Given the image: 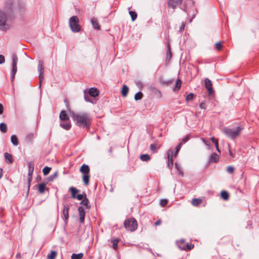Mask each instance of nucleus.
<instances>
[{
  "instance_id": "1",
  "label": "nucleus",
  "mask_w": 259,
  "mask_h": 259,
  "mask_svg": "<svg viewBox=\"0 0 259 259\" xmlns=\"http://www.w3.org/2000/svg\"><path fill=\"white\" fill-rule=\"evenodd\" d=\"M70 116L76 120V125L80 127L89 129L91 124V117L87 112L81 114L70 113Z\"/></svg>"
},
{
  "instance_id": "2",
  "label": "nucleus",
  "mask_w": 259,
  "mask_h": 259,
  "mask_svg": "<svg viewBox=\"0 0 259 259\" xmlns=\"http://www.w3.org/2000/svg\"><path fill=\"white\" fill-rule=\"evenodd\" d=\"M242 130L243 128L241 126H237L236 130L225 127L223 129V132L228 138L234 140L240 135Z\"/></svg>"
},
{
  "instance_id": "3",
  "label": "nucleus",
  "mask_w": 259,
  "mask_h": 259,
  "mask_svg": "<svg viewBox=\"0 0 259 259\" xmlns=\"http://www.w3.org/2000/svg\"><path fill=\"white\" fill-rule=\"evenodd\" d=\"M8 14L5 11L0 10V30L6 31L10 28V25L7 23Z\"/></svg>"
},
{
  "instance_id": "4",
  "label": "nucleus",
  "mask_w": 259,
  "mask_h": 259,
  "mask_svg": "<svg viewBox=\"0 0 259 259\" xmlns=\"http://www.w3.org/2000/svg\"><path fill=\"white\" fill-rule=\"evenodd\" d=\"M69 26L73 32H78L80 30V26L79 24V19L76 16H73L69 18Z\"/></svg>"
},
{
  "instance_id": "5",
  "label": "nucleus",
  "mask_w": 259,
  "mask_h": 259,
  "mask_svg": "<svg viewBox=\"0 0 259 259\" xmlns=\"http://www.w3.org/2000/svg\"><path fill=\"white\" fill-rule=\"evenodd\" d=\"M124 226L126 230L134 232L137 229L138 224L136 219L132 218L125 220L124 222Z\"/></svg>"
},
{
  "instance_id": "6",
  "label": "nucleus",
  "mask_w": 259,
  "mask_h": 259,
  "mask_svg": "<svg viewBox=\"0 0 259 259\" xmlns=\"http://www.w3.org/2000/svg\"><path fill=\"white\" fill-rule=\"evenodd\" d=\"M12 69L11 75V81H13L15 78V74L17 71V64L18 62V57L15 54H13L12 56Z\"/></svg>"
},
{
  "instance_id": "7",
  "label": "nucleus",
  "mask_w": 259,
  "mask_h": 259,
  "mask_svg": "<svg viewBox=\"0 0 259 259\" xmlns=\"http://www.w3.org/2000/svg\"><path fill=\"white\" fill-rule=\"evenodd\" d=\"M205 87L208 91L209 95H212L214 94V90L212 88V85L211 80L208 78H206L204 81Z\"/></svg>"
},
{
  "instance_id": "8",
  "label": "nucleus",
  "mask_w": 259,
  "mask_h": 259,
  "mask_svg": "<svg viewBox=\"0 0 259 259\" xmlns=\"http://www.w3.org/2000/svg\"><path fill=\"white\" fill-rule=\"evenodd\" d=\"M69 206L68 205H64L63 210V215L64 217V221L65 225H67L68 223V219L69 218Z\"/></svg>"
},
{
  "instance_id": "9",
  "label": "nucleus",
  "mask_w": 259,
  "mask_h": 259,
  "mask_svg": "<svg viewBox=\"0 0 259 259\" xmlns=\"http://www.w3.org/2000/svg\"><path fill=\"white\" fill-rule=\"evenodd\" d=\"M168 163L167 166L169 168L171 169L173 167V162L172 157L173 155V151L171 149H169L167 152Z\"/></svg>"
},
{
  "instance_id": "10",
  "label": "nucleus",
  "mask_w": 259,
  "mask_h": 259,
  "mask_svg": "<svg viewBox=\"0 0 259 259\" xmlns=\"http://www.w3.org/2000/svg\"><path fill=\"white\" fill-rule=\"evenodd\" d=\"M182 3V0H168V6L173 9H175L176 7L180 5Z\"/></svg>"
},
{
  "instance_id": "11",
  "label": "nucleus",
  "mask_w": 259,
  "mask_h": 259,
  "mask_svg": "<svg viewBox=\"0 0 259 259\" xmlns=\"http://www.w3.org/2000/svg\"><path fill=\"white\" fill-rule=\"evenodd\" d=\"M78 210L79 212V221L80 223H83L84 222V218H85V211L84 209L82 206H79L78 207Z\"/></svg>"
},
{
  "instance_id": "12",
  "label": "nucleus",
  "mask_w": 259,
  "mask_h": 259,
  "mask_svg": "<svg viewBox=\"0 0 259 259\" xmlns=\"http://www.w3.org/2000/svg\"><path fill=\"white\" fill-rule=\"evenodd\" d=\"M91 97H96L98 96L99 92L98 90L96 88H91L87 93Z\"/></svg>"
},
{
  "instance_id": "13",
  "label": "nucleus",
  "mask_w": 259,
  "mask_h": 259,
  "mask_svg": "<svg viewBox=\"0 0 259 259\" xmlns=\"http://www.w3.org/2000/svg\"><path fill=\"white\" fill-rule=\"evenodd\" d=\"M219 160V155L216 153H212L209 157L208 162L217 163Z\"/></svg>"
},
{
  "instance_id": "14",
  "label": "nucleus",
  "mask_w": 259,
  "mask_h": 259,
  "mask_svg": "<svg viewBox=\"0 0 259 259\" xmlns=\"http://www.w3.org/2000/svg\"><path fill=\"white\" fill-rule=\"evenodd\" d=\"M80 171L83 174H89L90 167L88 165L83 164L80 168Z\"/></svg>"
},
{
  "instance_id": "15",
  "label": "nucleus",
  "mask_w": 259,
  "mask_h": 259,
  "mask_svg": "<svg viewBox=\"0 0 259 259\" xmlns=\"http://www.w3.org/2000/svg\"><path fill=\"white\" fill-rule=\"evenodd\" d=\"M13 8V2L11 0L7 1L5 3V11L9 14V11Z\"/></svg>"
},
{
  "instance_id": "16",
  "label": "nucleus",
  "mask_w": 259,
  "mask_h": 259,
  "mask_svg": "<svg viewBox=\"0 0 259 259\" xmlns=\"http://www.w3.org/2000/svg\"><path fill=\"white\" fill-rule=\"evenodd\" d=\"M46 189V183L42 182L38 185V191L40 194H43Z\"/></svg>"
},
{
  "instance_id": "17",
  "label": "nucleus",
  "mask_w": 259,
  "mask_h": 259,
  "mask_svg": "<svg viewBox=\"0 0 259 259\" xmlns=\"http://www.w3.org/2000/svg\"><path fill=\"white\" fill-rule=\"evenodd\" d=\"M178 247L181 250L185 249V245L186 244L185 240L184 239H181L179 241L176 242Z\"/></svg>"
},
{
  "instance_id": "18",
  "label": "nucleus",
  "mask_w": 259,
  "mask_h": 259,
  "mask_svg": "<svg viewBox=\"0 0 259 259\" xmlns=\"http://www.w3.org/2000/svg\"><path fill=\"white\" fill-rule=\"evenodd\" d=\"M60 125L61 127L66 130H69L70 129L71 124L70 121H66L64 122H61Z\"/></svg>"
},
{
  "instance_id": "19",
  "label": "nucleus",
  "mask_w": 259,
  "mask_h": 259,
  "mask_svg": "<svg viewBox=\"0 0 259 259\" xmlns=\"http://www.w3.org/2000/svg\"><path fill=\"white\" fill-rule=\"evenodd\" d=\"M4 155L5 159L8 164H11L13 162V159L11 154L6 152Z\"/></svg>"
},
{
  "instance_id": "20",
  "label": "nucleus",
  "mask_w": 259,
  "mask_h": 259,
  "mask_svg": "<svg viewBox=\"0 0 259 259\" xmlns=\"http://www.w3.org/2000/svg\"><path fill=\"white\" fill-rule=\"evenodd\" d=\"M43 61L42 60H39L38 63V72L39 74H44V67L43 66Z\"/></svg>"
},
{
  "instance_id": "21",
  "label": "nucleus",
  "mask_w": 259,
  "mask_h": 259,
  "mask_svg": "<svg viewBox=\"0 0 259 259\" xmlns=\"http://www.w3.org/2000/svg\"><path fill=\"white\" fill-rule=\"evenodd\" d=\"M91 23L94 29L97 30L100 29V25L98 24V21L96 18H93L91 19Z\"/></svg>"
},
{
  "instance_id": "22",
  "label": "nucleus",
  "mask_w": 259,
  "mask_h": 259,
  "mask_svg": "<svg viewBox=\"0 0 259 259\" xmlns=\"http://www.w3.org/2000/svg\"><path fill=\"white\" fill-rule=\"evenodd\" d=\"M60 119L61 120L65 121L69 119V117L66 114L65 111L62 110L61 111L59 115Z\"/></svg>"
},
{
  "instance_id": "23",
  "label": "nucleus",
  "mask_w": 259,
  "mask_h": 259,
  "mask_svg": "<svg viewBox=\"0 0 259 259\" xmlns=\"http://www.w3.org/2000/svg\"><path fill=\"white\" fill-rule=\"evenodd\" d=\"M34 138V134L32 133H30L27 134L25 137V141L26 142L29 143H32L33 139Z\"/></svg>"
},
{
  "instance_id": "24",
  "label": "nucleus",
  "mask_w": 259,
  "mask_h": 259,
  "mask_svg": "<svg viewBox=\"0 0 259 259\" xmlns=\"http://www.w3.org/2000/svg\"><path fill=\"white\" fill-rule=\"evenodd\" d=\"M91 96L87 94V91L85 90L84 91V99L86 102L91 103L92 104H95L96 102L91 98Z\"/></svg>"
},
{
  "instance_id": "25",
  "label": "nucleus",
  "mask_w": 259,
  "mask_h": 259,
  "mask_svg": "<svg viewBox=\"0 0 259 259\" xmlns=\"http://www.w3.org/2000/svg\"><path fill=\"white\" fill-rule=\"evenodd\" d=\"M69 190L71 193V197L75 199L76 194L79 192V190L74 187H70Z\"/></svg>"
},
{
  "instance_id": "26",
  "label": "nucleus",
  "mask_w": 259,
  "mask_h": 259,
  "mask_svg": "<svg viewBox=\"0 0 259 259\" xmlns=\"http://www.w3.org/2000/svg\"><path fill=\"white\" fill-rule=\"evenodd\" d=\"M181 80L178 78L176 81L175 87L173 88V91L174 92L178 91L181 88Z\"/></svg>"
},
{
  "instance_id": "27",
  "label": "nucleus",
  "mask_w": 259,
  "mask_h": 259,
  "mask_svg": "<svg viewBox=\"0 0 259 259\" xmlns=\"http://www.w3.org/2000/svg\"><path fill=\"white\" fill-rule=\"evenodd\" d=\"M128 92V88L126 85H123L121 90V94L123 97H126Z\"/></svg>"
},
{
  "instance_id": "28",
  "label": "nucleus",
  "mask_w": 259,
  "mask_h": 259,
  "mask_svg": "<svg viewBox=\"0 0 259 259\" xmlns=\"http://www.w3.org/2000/svg\"><path fill=\"white\" fill-rule=\"evenodd\" d=\"M221 196L224 200H227L229 197V194L226 191H222L221 192Z\"/></svg>"
},
{
  "instance_id": "29",
  "label": "nucleus",
  "mask_w": 259,
  "mask_h": 259,
  "mask_svg": "<svg viewBox=\"0 0 259 259\" xmlns=\"http://www.w3.org/2000/svg\"><path fill=\"white\" fill-rule=\"evenodd\" d=\"M171 53L170 52V48L169 45H167V51H166V61H168L170 59L171 57Z\"/></svg>"
},
{
  "instance_id": "30",
  "label": "nucleus",
  "mask_w": 259,
  "mask_h": 259,
  "mask_svg": "<svg viewBox=\"0 0 259 259\" xmlns=\"http://www.w3.org/2000/svg\"><path fill=\"white\" fill-rule=\"evenodd\" d=\"M11 141L14 146H17L18 145V139L16 135L11 136Z\"/></svg>"
},
{
  "instance_id": "31",
  "label": "nucleus",
  "mask_w": 259,
  "mask_h": 259,
  "mask_svg": "<svg viewBox=\"0 0 259 259\" xmlns=\"http://www.w3.org/2000/svg\"><path fill=\"white\" fill-rule=\"evenodd\" d=\"M0 131L3 133L7 132V125L6 123L2 122L0 123Z\"/></svg>"
},
{
  "instance_id": "32",
  "label": "nucleus",
  "mask_w": 259,
  "mask_h": 259,
  "mask_svg": "<svg viewBox=\"0 0 259 259\" xmlns=\"http://www.w3.org/2000/svg\"><path fill=\"white\" fill-rule=\"evenodd\" d=\"M57 255V252L54 250L51 251L50 253L47 255L48 259H55Z\"/></svg>"
},
{
  "instance_id": "33",
  "label": "nucleus",
  "mask_w": 259,
  "mask_h": 259,
  "mask_svg": "<svg viewBox=\"0 0 259 259\" xmlns=\"http://www.w3.org/2000/svg\"><path fill=\"white\" fill-rule=\"evenodd\" d=\"M89 199L87 197H85V198L81 200V201L80 202V204L85 206L87 208H90V206L89 205Z\"/></svg>"
},
{
  "instance_id": "34",
  "label": "nucleus",
  "mask_w": 259,
  "mask_h": 259,
  "mask_svg": "<svg viewBox=\"0 0 259 259\" xmlns=\"http://www.w3.org/2000/svg\"><path fill=\"white\" fill-rule=\"evenodd\" d=\"M82 253H79L77 254L73 253L71 255V259H81L83 257Z\"/></svg>"
},
{
  "instance_id": "35",
  "label": "nucleus",
  "mask_w": 259,
  "mask_h": 259,
  "mask_svg": "<svg viewBox=\"0 0 259 259\" xmlns=\"http://www.w3.org/2000/svg\"><path fill=\"white\" fill-rule=\"evenodd\" d=\"M143 96V93L139 91L135 95L134 99L136 101H139L142 99Z\"/></svg>"
},
{
  "instance_id": "36",
  "label": "nucleus",
  "mask_w": 259,
  "mask_h": 259,
  "mask_svg": "<svg viewBox=\"0 0 259 259\" xmlns=\"http://www.w3.org/2000/svg\"><path fill=\"white\" fill-rule=\"evenodd\" d=\"M140 159L143 161H148L150 159V157L148 154H144L140 156Z\"/></svg>"
},
{
  "instance_id": "37",
  "label": "nucleus",
  "mask_w": 259,
  "mask_h": 259,
  "mask_svg": "<svg viewBox=\"0 0 259 259\" xmlns=\"http://www.w3.org/2000/svg\"><path fill=\"white\" fill-rule=\"evenodd\" d=\"M202 200L200 198H194L192 200V204L193 206H198L201 202Z\"/></svg>"
},
{
  "instance_id": "38",
  "label": "nucleus",
  "mask_w": 259,
  "mask_h": 259,
  "mask_svg": "<svg viewBox=\"0 0 259 259\" xmlns=\"http://www.w3.org/2000/svg\"><path fill=\"white\" fill-rule=\"evenodd\" d=\"M90 181L89 174L83 175V181L85 185H88Z\"/></svg>"
},
{
  "instance_id": "39",
  "label": "nucleus",
  "mask_w": 259,
  "mask_h": 259,
  "mask_svg": "<svg viewBox=\"0 0 259 259\" xmlns=\"http://www.w3.org/2000/svg\"><path fill=\"white\" fill-rule=\"evenodd\" d=\"M129 14L130 15L132 21H134L137 19V14L136 12L130 11Z\"/></svg>"
},
{
  "instance_id": "40",
  "label": "nucleus",
  "mask_w": 259,
  "mask_h": 259,
  "mask_svg": "<svg viewBox=\"0 0 259 259\" xmlns=\"http://www.w3.org/2000/svg\"><path fill=\"white\" fill-rule=\"evenodd\" d=\"M57 175L58 172L56 171L54 174L51 175V176L48 177L47 180L48 182H53L54 180V179L57 177Z\"/></svg>"
},
{
  "instance_id": "41",
  "label": "nucleus",
  "mask_w": 259,
  "mask_h": 259,
  "mask_svg": "<svg viewBox=\"0 0 259 259\" xmlns=\"http://www.w3.org/2000/svg\"><path fill=\"white\" fill-rule=\"evenodd\" d=\"M112 243V246L114 249H116L117 248V244L119 242L118 239H113L111 241Z\"/></svg>"
},
{
  "instance_id": "42",
  "label": "nucleus",
  "mask_w": 259,
  "mask_h": 259,
  "mask_svg": "<svg viewBox=\"0 0 259 259\" xmlns=\"http://www.w3.org/2000/svg\"><path fill=\"white\" fill-rule=\"evenodd\" d=\"M51 169V168L48 166H45L42 169V172L45 176L48 175Z\"/></svg>"
},
{
  "instance_id": "43",
  "label": "nucleus",
  "mask_w": 259,
  "mask_h": 259,
  "mask_svg": "<svg viewBox=\"0 0 259 259\" xmlns=\"http://www.w3.org/2000/svg\"><path fill=\"white\" fill-rule=\"evenodd\" d=\"M85 197H87V195L85 193H83V194H79L76 195L75 198L77 199L78 200H82Z\"/></svg>"
},
{
  "instance_id": "44",
  "label": "nucleus",
  "mask_w": 259,
  "mask_h": 259,
  "mask_svg": "<svg viewBox=\"0 0 259 259\" xmlns=\"http://www.w3.org/2000/svg\"><path fill=\"white\" fill-rule=\"evenodd\" d=\"M194 247V245L192 244L191 243H187L185 245V249H183V250H190Z\"/></svg>"
},
{
  "instance_id": "45",
  "label": "nucleus",
  "mask_w": 259,
  "mask_h": 259,
  "mask_svg": "<svg viewBox=\"0 0 259 259\" xmlns=\"http://www.w3.org/2000/svg\"><path fill=\"white\" fill-rule=\"evenodd\" d=\"M182 145V143H179V145L176 147V148H175V153H174V156L175 157L177 156L178 153H179L180 150L181 149Z\"/></svg>"
},
{
  "instance_id": "46",
  "label": "nucleus",
  "mask_w": 259,
  "mask_h": 259,
  "mask_svg": "<svg viewBox=\"0 0 259 259\" xmlns=\"http://www.w3.org/2000/svg\"><path fill=\"white\" fill-rule=\"evenodd\" d=\"M201 140L203 143L207 146V149H209L210 148V143L209 141L206 140L204 138H201Z\"/></svg>"
},
{
  "instance_id": "47",
  "label": "nucleus",
  "mask_w": 259,
  "mask_h": 259,
  "mask_svg": "<svg viewBox=\"0 0 259 259\" xmlns=\"http://www.w3.org/2000/svg\"><path fill=\"white\" fill-rule=\"evenodd\" d=\"M150 149L151 151H153V153L157 152V148L155 144H151L150 146Z\"/></svg>"
},
{
  "instance_id": "48",
  "label": "nucleus",
  "mask_w": 259,
  "mask_h": 259,
  "mask_svg": "<svg viewBox=\"0 0 259 259\" xmlns=\"http://www.w3.org/2000/svg\"><path fill=\"white\" fill-rule=\"evenodd\" d=\"M34 164L32 162H29L28 164V168L29 170H34Z\"/></svg>"
},
{
  "instance_id": "49",
  "label": "nucleus",
  "mask_w": 259,
  "mask_h": 259,
  "mask_svg": "<svg viewBox=\"0 0 259 259\" xmlns=\"http://www.w3.org/2000/svg\"><path fill=\"white\" fill-rule=\"evenodd\" d=\"M32 177H28V178H27V183H28V185H27V188H28L27 193H28L29 191V189H30V185H31V182L32 181Z\"/></svg>"
},
{
  "instance_id": "50",
  "label": "nucleus",
  "mask_w": 259,
  "mask_h": 259,
  "mask_svg": "<svg viewBox=\"0 0 259 259\" xmlns=\"http://www.w3.org/2000/svg\"><path fill=\"white\" fill-rule=\"evenodd\" d=\"M173 81H174L173 79H168L167 80H163L161 81V83L165 84L166 85H169V84H171Z\"/></svg>"
},
{
  "instance_id": "51",
  "label": "nucleus",
  "mask_w": 259,
  "mask_h": 259,
  "mask_svg": "<svg viewBox=\"0 0 259 259\" xmlns=\"http://www.w3.org/2000/svg\"><path fill=\"white\" fill-rule=\"evenodd\" d=\"M227 171L229 174H232L234 171V168L232 166H228L227 168Z\"/></svg>"
},
{
  "instance_id": "52",
  "label": "nucleus",
  "mask_w": 259,
  "mask_h": 259,
  "mask_svg": "<svg viewBox=\"0 0 259 259\" xmlns=\"http://www.w3.org/2000/svg\"><path fill=\"white\" fill-rule=\"evenodd\" d=\"M175 167L177 169L178 171L179 172L180 175H181L182 176H183V172L181 169V168L179 166L177 163H175Z\"/></svg>"
},
{
  "instance_id": "53",
  "label": "nucleus",
  "mask_w": 259,
  "mask_h": 259,
  "mask_svg": "<svg viewBox=\"0 0 259 259\" xmlns=\"http://www.w3.org/2000/svg\"><path fill=\"white\" fill-rule=\"evenodd\" d=\"M167 203V200L165 199H162L160 200V205L161 206H165Z\"/></svg>"
},
{
  "instance_id": "54",
  "label": "nucleus",
  "mask_w": 259,
  "mask_h": 259,
  "mask_svg": "<svg viewBox=\"0 0 259 259\" xmlns=\"http://www.w3.org/2000/svg\"><path fill=\"white\" fill-rule=\"evenodd\" d=\"M215 49L217 50H221V48L222 47V44H221V41H219L218 42H217L215 44Z\"/></svg>"
},
{
  "instance_id": "55",
  "label": "nucleus",
  "mask_w": 259,
  "mask_h": 259,
  "mask_svg": "<svg viewBox=\"0 0 259 259\" xmlns=\"http://www.w3.org/2000/svg\"><path fill=\"white\" fill-rule=\"evenodd\" d=\"M194 97V94L193 93H190L189 94H188L186 98V99L187 101H191L193 99V98Z\"/></svg>"
},
{
  "instance_id": "56",
  "label": "nucleus",
  "mask_w": 259,
  "mask_h": 259,
  "mask_svg": "<svg viewBox=\"0 0 259 259\" xmlns=\"http://www.w3.org/2000/svg\"><path fill=\"white\" fill-rule=\"evenodd\" d=\"M189 140V136L188 135H186L185 137H184L183 139H182V144H185L186 143L187 141H188V140Z\"/></svg>"
},
{
  "instance_id": "57",
  "label": "nucleus",
  "mask_w": 259,
  "mask_h": 259,
  "mask_svg": "<svg viewBox=\"0 0 259 259\" xmlns=\"http://www.w3.org/2000/svg\"><path fill=\"white\" fill-rule=\"evenodd\" d=\"M137 86L140 89H141L143 87V83L140 80H136L135 81Z\"/></svg>"
},
{
  "instance_id": "58",
  "label": "nucleus",
  "mask_w": 259,
  "mask_h": 259,
  "mask_svg": "<svg viewBox=\"0 0 259 259\" xmlns=\"http://www.w3.org/2000/svg\"><path fill=\"white\" fill-rule=\"evenodd\" d=\"M211 141H212V143L214 144L215 147L219 146L218 140L216 138L212 137L211 138Z\"/></svg>"
},
{
  "instance_id": "59",
  "label": "nucleus",
  "mask_w": 259,
  "mask_h": 259,
  "mask_svg": "<svg viewBox=\"0 0 259 259\" xmlns=\"http://www.w3.org/2000/svg\"><path fill=\"white\" fill-rule=\"evenodd\" d=\"M199 107L201 109H205L206 108V104L204 102H202L199 104Z\"/></svg>"
},
{
  "instance_id": "60",
  "label": "nucleus",
  "mask_w": 259,
  "mask_h": 259,
  "mask_svg": "<svg viewBox=\"0 0 259 259\" xmlns=\"http://www.w3.org/2000/svg\"><path fill=\"white\" fill-rule=\"evenodd\" d=\"M5 59L3 55H0V64H2L5 63Z\"/></svg>"
},
{
  "instance_id": "61",
  "label": "nucleus",
  "mask_w": 259,
  "mask_h": 259,
  "mask_svg": "<svg viewBox=\"0 0 259 259\" xmlns=\"http://www.w3.org/2000/svg\"><path fill=\"white\" fill-rule=\"evenodd\" d=\"M38 77H39V87H40L41 83L43 79H44V74H39Z\"/></svg>"
},
{
  "instance_id": "62",
  "label": "nucleus",
  "mask_w": 259,
  "mask_h": 259,
  "mask_svg": "<svg viewBox=\"0 0 259 259\" xmlns=\"http://www.w3.org/2000/svg\"><path fill=\"white\" fill-rule=\"evenodd\" d=\"M185 26V23L183 22L182 23L181 26L180 27L179 31L182 32L183 30H184Z\"/></svg>"
},
{
  "instance_id": "63",
  "label": "nucleus",
  "mask_w": 259,
  "mask_h": 259,
  "mask_svg": "<svg viewBox=\"0 0 259 259\" xmlns=\"http://www.w3.org/2000/svg\"><path fill=\"white\" fill-rule=\"evenodd\" d=\"M4 111V107L2 104H0V114H2Z\"/></svg>"
},
{
  "instance_id": "64",
  "label": "nucleus",
  "mask_w": 259,
  "mask_h": 259,
  "mask_svg": "<svg viewBox=\"0 0 259 259\" xmlns=\"http://www.w3.org/2000/svg\"><path fill=\"white\" fill-rule=\"evenodd\" d=\"M33 170H29L28 171V177H32Z\"/></svg>"
}]
</instances>
